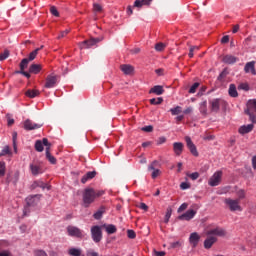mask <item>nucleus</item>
I'll use <instances>...</instances> for the list:
<instances>
[{
  "label": "nucleus",
  "instance_id": "49530a36",
  "mask_svg": "<svg viewBox=\"0 0 256 256\" xmlns=\"http://www.w3.org/2000/svg\"><path fill=\"white\" fill-rule=\"evenodd\" d=\"M69 33H71V30L66 29V30L60 32V35L57 37V39H63V37H67V35H69Z\"/></svg>",
  "mask_w": 256,
  "mask_h": 256
},
{
  "label": "nucleus",
  "instance_id": "0eeeda50",
  "mask_svg": "<svg viewBox=\"0 0 256 256\" xmlns=\"http://www.w3.org/2000/svg\"><path fill=\"white\" fill-rule=\"evenodd\" d=\"M210 110L212 113H219V109H221V106L225 105V100L221 98H216L209 101Z\"/></svg>",
  "mask_w": 256,
  "mask_h": 256
},
{
  "label": "nucleus",
  "instance_id": "f03ea898",
  "mask_svg": "<svg viewBox=\"0 0 256 256\" xmlns=\"http://www.w3.org/2000/svg\"><path fill=\"white\" fill-rule=\"evenodd\" d=\"M39 201H41V194L36 195H30L26 198V207H24L23 216L27 217L29 213H31V210L29 207H35L39 204Z\"/></svg>",
  "mask_w": 256,
  "mask_h": 256
},
{
  "label": "nucleus",
  "instance_id": "4be33fe9",
  "mask_svg": "<svg viewBox=\"0 0 256 256\" xmlns=\"http://www.w3.org/2000/svg\"><path fill=\"white\" fill-rule=\"evenodd\" d=\"M253 127V124L244 125L241 126L238 131L240 135H247V133H251L253 131Z\"/></svg>",
  "mask_w": 256,
  "mask_h": 256
},
{
  "label": "nucleus",
  "instance_id": "37998d69",
  "mask_svg": "<svg viewBox=\"0 0 256 256\" xmlns=\"http://www.w3.org/2000/svg\"><path fill=\"white\" fill-rule=\"evenodd\" d=\"M194 51H199V47L198 46H191L190 47L189 53H188V57H190V59H193Z\"/></svg>",
  "mask_w": 256,
  "mask_h": 256
},
{
  "label": "nucleus",
  "instance_id": "b1692460",
  "mask_svg": "<svg viewBox=\"0 0 256 256\" xmlns=\"http://www.w3.org/2000/svg\"><path fill=\"white\" fill-rule=\"evenodd\" d=\"M97 175L96 171H90L87 172L81 179V183L85 184L87 181H90V179H94V177Z\"/></svg>",
  "mask_w": 256,
  "mask_h": 256
},
{
  "label": "nucleus",
  "instance_id": "2f4dec72",
  "mask_svg": "<svg viewBox=\"0 0 256 256\" xmlns=\"http://www.w3.org/2000/svg\"><path fill=\"white\" fill-rule=\"evenodd\" d=\"M46 158L52 165H55V163H57V159L54 158L53 155H51V151L49 150V148H46Z\"/></svg>",
  "mask_w": 256,
  "mask_h": 256
},
{
  "label": "nucleus",
  "instance_id": "3c124183",
  "mask_svg": "<svg viewBox=\"0 0 256 256\" xmlns=\"http://www.w3.org/2000/svg\"><path fill=\"white\" fill-rule=\"evenodd\" d=\"M5 176V162H0V177Z\"/></svg>",
  "mask_w": 256,
  "mask_h": 256
},
{
  "label": "nucleus",
  "instance_id": "1a4fd4ad",
  "mask_svg": "<svg viewBox=\"0 0 256 256\" xmlns=\"http://www.w3.org/2000/svg\"><path fill=\"white\" fill-rule=\"evenodd\" d=\"M222 177L223 172L217 171L211 176V178L208 181V184L210 185V187H217L218 185H220Z\"/></svg>",
  "mask_w": 256,
  "mask_h": 256
},
{
  "label": "nucleus",
  "instance_id": "aec40b11",
  "mask_svg": "<svg viewBox=\"0 0 256 256\" xmlns=\"http://www.w3.org/2000/svg\"><path fill=\"white\" fill-rule=\"evenodd\" d=\"M183 143L181 142H174L173 143V151L175 153V155H177V157H179L181 155V153H183Z\"/></svg>",
  "mask_w": 256,
  "mask_h": 256
},
{
  "label": "nucleus",
  "instance_id": "a211bd4d",
  "mask_svg": "<svg viewBox=\"0 0 256 256\" xmlns=\"http://www.w3.org/2000/svg\"><path fill=\"white\" fill-rule=\"evenodd\" d=\"M245 73H251V75H256L255 61L247 62L244 66Z\"/></svg>",
  "mask_w": 256,
  "mask_h": 256
},
{
  "label": "nucleus",
  "instance_id": "ddd939ff",
  "mask_svg": "<svg viewBox=\"0 0 256 256\" xmlns=\"http://www.w3.org/2000/svg\"><path fill=\"white\" fill-rule=\"evenodd\" d=\"M41 127H43L42 124H37V123L31 121L30 119H27L24 122V129L26 131H35V129H41Z\"/></svg>",
  "mask_w": 256,
  "mask_h": 256
},
{
  "label": "nucleus",
  "instance_id": "393cba45",
  "mask_svg": "<svg viewBox=\"0 0 256 256\" xmlns=\"http://www.w3.org/2000/svg\"><path fill=\"white\" fill-rule=\"evenodd\" d=\"M149 93H153L154 95H163V93H165V89H163V86L161 85H156L150 89Z\"/></svg>",
  "mask_w": 256,
  "mask_h": 256
},
{
  "label": "nucleus",
  "instance_id": "9b49d317",
  "mask_svg": "<svg viewBox=\"0 0 256 256\" xmlns=\"http://www.w3.org/2000/svg\"><path fill=\"white\" fill-rule=\"evenodd\" d=\"M206 235L208 236H215V237H225V235H227V232L225 231V229L221 228V227H216L214 229H210L207 231Z\"/></svg>",
  "mask_w": 256,
  "mask_h": 256
},
{
  "label": "nucleus",
  "instance_id": "774afa93",
  "mask_svg": "<svg viewBox=\"0 0 256 256\" xmlns=\"http://www.w3.org/2000/svg\"><path fill=\"white\" fill-rule=\"evenodd\" d=\"M0 256H11V252L4 250V251L0 252Z\"/></svg>",
  "mask_w": 256,
  "mask_h": 256
},
{
  "label": "nucleus",
  "instance_id": "680f3d73",
  "mask_svg": "<svg viewBox=\"0 0 256 256\" xmlns=\"http://www.w3.org/2000/svg\"><path fill=\"white\" fill-rule=\"evenodd\" d=\"M190 187H191V185H189V183H187V182H182V183L180 184V188H181L182 190L189 189Z\"/></svg>",
  "mask_w": 256,
  "mask_h": 256
},
{
  "label": "nucleus",
  "instance_id": "e2e57ef3",
  "mask_svg": "<svg viewBox=\"0 0 256 256\" xmlns=\"http://www.w3.org/2000/svg\"><path fill=\"white\" fill-rule=\"evenodd\" d=\"M8 126L11 127L15 123V119L11 118V116L8 114L7 116Z\"/></svg>",
  "mask_w": 256,
  "mask_h": 256
},
{
  "label": "nucleus",
  "instance_id": "7ed1b4c3",
  "mask_svg": "<svg viewBox=\"0 0 256 256\" xmlns=\"http://www.w3.org/2000/svg\"><path fill=\"white\" fill-rule=\"evenodd\" d=\"M244 113L249 116L251 123H256V99L248 100Z\"/></svg>",
  "mask_w": 256,
  "mask_h": 256
},
{
  "label": "nucleus",
  "instance_id": "72a5a7b5",
  "mask_svg": "<svg viewBox=\"0 0 256 256\" xmlns=\"http://www.w3.org/2000/svg\"><path fill=\"white\" fill-rule=\"evenodd\" d=\"M171 215H173V208L168 207L164 217V223H169V220L171 219Z\"/></svg>",
  "mask_w": 256,
  "mask_h": 256
},
{
  "label": "nucleus",
  "instance_id": "c03bdc74",
  "mask_svg": "<svg viewBox=\"0 0 256 256\" xmlns=\"http://www.w3.org/2000/svg\"><path fill=\"white\" fill-rule=\"evenodd\" d=\"M9 55V50H4V52L0 54V61H5V59H8Z\"/></svg>",
  "mask_w": 256,
  "mask_h": 256
},
{
  "label": "nucleus",
  "instance_id": "f704fd0d",
  "mask_svg": "<svg viewBox=\"0 0 256 256\" xmlns=\"http://www.w3.org/2000/svg\"><path fill=\"white\" fill-rule=\"evenodd\" d=\"M200 113L202 115H207V100L200 103Z\"/></svg>",
  "mask_w": 256,
  "mask_h": 256
},
{
  "label": "nucleus",
  "instance_id": "7c9ffc66",
  "mask_svg": "<svg viewBox=\"0 0 256 256\" xmlns=\"http://www.w3.org/2000/svg\"><path fill=\"white\" fill-rule=\"evenodd\" d=\"M153 0H136L134 2V7H142L143 5H151Z\"/></svg>",
  "mask_w": 256,
  "mask_h": 256
},
{
  "label": "nucleus",
  "instance_id": "69168bd1",
  "mask_svg": "<svg viewBox=\"0 0 256 256\" xmlns=\"http://www.w3.org/2000/svg\"><path fill=\"white\" fill-rule=\"evenodd\" d=\"M87 256H99V253L93 251V250H88L86 253Z\"/></svg>",
  "mask_w": 256,
  "mask_h": 256
},
{
  "label": "nucleus",
  "instance_id": "8fccbe9b",
  "mask_svg": "<svg viewBox=\"0 0 256 256\" xmlns=\"http://www.w3.org/2000/svg\"><path fill=\"white\" fill-rule=\"evenodd\" d=\"M34 256H48L45 250H34Z\"/></svg>",
  "mask_w": 256,
  "mask_h": 256
},
{
  "label": "nucleus",
  "instance_id": "6e6552de",
  "mask_svg": "<svg viewBox=\"0 0 256 256\" xmlns=\"http://www.w3.org/2000/svg\"><path fill=\"white\" fill-rule=\"evenodd\" d=\"M66 231L70 237H76L77 239H83L85 235L83 234V230L75 227V226H68Z\"/></svg>",
  "mask_w": 256,
  "mask_h": 256
},
{
  "label": "nucleus",
  "instance_id": "de8ad7c7",
  "mask_svg": "<svg viewBox=\"0 0 256 256\" xmlns=\"http://www.w3.org/2000/svg\"><path fill=\"white\" fill-rule=\"evenodd\" d=\"M159 165V162L157 160L153 161L149 166H148V171H155V167Z\"/></svg>",
  "mask_w": 256,
  "mask_h": 256
},
{
  "label": "nucleus",
  "instance_id": "473e14b6",
  "mask_svg": "<svg viewBox=\"0 0 256 256\" xmlns=\"http://www.w3.org/2000/svg\"><path fill=\"white\" fill-rule=\"evenodd\" d=\"M41 49H43V46H41L40 48H36L34 51H32L29 54L28 61H34L35 57L39 55V51H41Z\"/></svg>",
  "mask_w": 256,
  "mask_h": 256
},
{
  "label": "nucleus",
  "instance_id": "a18cd8bd",
  "mask_svg": "<svg viewBox=\"0 0 256 256\" xmlns=\"http://www.w3.org/2000/svg\"><path fill=\"white\" fill-rule=\"evenodd\" d=\"M237 199L241 202V199H245V190L240 189L237 191Z\"/></svg>",
  "mask_w": 256,
  "mask_h": 256
},
{
  "label": "nucleus",
  "instance_id": "412c9836",
  "mask_svg": "<svg viewBox=\"0 0 256 256\" xmlns=\"http://www.w3.org/2000/svg\"><path fill=\"white\" fill-rule=\"evenodd\" d=\"M37 187H40V189H51L49 185H47L45 182L41 180H37L31 185V189H37Z\"/></svg>",
  "mask_w": 256,
  "mask_h": 256
},
{
  "label": "nucleus",
  "instance_id": "a19ab883",
  "mask_svg": "<svg viewBox=\"0 0 256 256\" xmlns=\"http://www.w3.org/2000/svg\"><path fill=\"white\" fill-rule=\"evenodd\" d=\"M199 82H195L189 89L188 93L193 94L197 93V89H199Z\"/></svg>",
  "mask_w": 256,
  "mask_h": 256
},
{
  "label": "nucleus",
  "instance_id": "6ab92c4d",
  "mask_svg": "<svg viewBox=\"0 0 256 256\" xmlns=\"http://www.w3.org/2000/svg\"><path fill=\"white\" fill-rule=\"evenodd\" d=\"M120 70L124 75H133V71H135V68L132 65L129 64H122L120 66Z\"/></svg>",
  "mask_w": 256,
  "mask_h": 256
},
{
  "label": "nucleus",
  "instance_id": "09e8293b",
  "mask_svg": "<svg viewBox=\"0 0 256 256\" xmlns=\"http://www.w3.org/2000/svg\"><path fill=\"white\" fill-rule=\"evenodd\" d=\"M9 153H11V149L9 148V146H5L0 153V157H3V155H9Z\"/></svg>",
  "mask_w": 256,
  "mask_h": 256
},
{
  "label": "nucleus",
  "instance_id": "4c0bfd02",
  "mask_svg": "<svg viewBox=\"0 0 256 256\" xmlns=\"http://www.w3.org/2000/svg\"><path fill=\"white\" fill-rule=\"evenodd\" d=\"M35 149L38 151V153H42L43 151V142L41 140H37L35 143Z\"/></svg>",
  "mask_w": 256,
  "mask_h": 256
},
{
  "label": "nucleus",
  "instance_id": "2eb2a0df",
  "mask_svg": "<svg viewBox=\"0 0 256 256\" xmlns=\"http://www.w3.org/2000/svg\"><path fill=\"white\" fill-rule=\"evenodd\" d=\"M199 241H201V236L199 235V233L193 232L190 234L189 243L191 247H193V249H195V247L199 245Z\"/></svg>",
  "mask_w": 256,
  "mask_h": 256
},
{
  "label": "nucleus",
  "instance_id": "dca6fc26",
  "mask_svg": "<svg viewBox=\"0 0 256 256\" xmlns=\"http://www.w3.org/2000/svg\"><path fill=\"white\" fill-rule=\"evenodd\" d=\"M57 85V76L48 75L44 87L46 89H53Z\"/></svg>",
  "mask_w": 256,
  "mask_h": 256
},
{
  "label": "nucleus",
  "instance_id": "bb28decb",
  "mask_svg": "<svg viewBox=\"0 0 256 256\" xmlns=\"http://www.w3.org/2000/svg\"><path fill=\"white\" fill-rule=\"evenodd\" d=\"M102 227H104L108 235H113V233H117V227L113 224H104Z\"/></svg>",
  "mask_w": 256,
  "mask_h": 256
},
{
  "label": "nucleus",
  "instance_id": "c85d7f7f",
  "mask_svg": "<svg viewBox=\"0 0 256 256\" xmlns=\"http://www.w3.org/2000/svg\"><path fill=\"white\" fill-rule=\"evenodd\" d=\"M39 94H40L39 90H31V89L27 90L25 93L26 97H29L30 99H35V97H39Z\"/></svg>",
  "mask_w": 256,
  "mask_h": 256
},
{
  "label": "nucleus",
  "instance_id": "c9c22d12",
  "mask_svg": "<svg viewBox=\"0 0 256 256\" xmlns=\"http://www.w3.org/2000/svg\"><path fill=\"white\" fill-rule=\"evenodd\" d=\"M29 65V59L24 58L22 59V61L20 62V70L19 71H25V69H27Z\"/></svg>",
  "mask_w": 256,
  "mask_h": 256
},
{
  "label": "nucleus",
  "instance_id": "c756f323",
  "mask_svg": "<svg viewBox=\"0 0 256 256\" xmlns=\"http://www.w3.org/2000/svg\"><path fill=\"white\" fill-rule=\"evenodd\" d=\"M228 93L230 97H239V93L237 92V87L235 84H230Z\"/></svg>",
  "mask_w": 256,
  "mask_h": 256
},
{
  "label": "nucleus",
  "instance_id": "e433bc0d",
  "mask_svg": "<svg viewBox=\"0 0 256 256\" xmlns=\"http://www.w3.org/2000/svg\"><path fill=\"white\" fill-rule=\"evenodd\" d=\"M103 213H105V208H100L96 213H94L93 217L94 219H101V217H103Z\"/></svg>",
  "mask_w": 256,
  "mask_h": 256
},
{
  "label": "nucleus",
  "instance_id": "0e129e2a",
  "mask_svg": "<svg viewBox=\"0 0 256 256\" xmlns=\"http://www.w3.org/2000/svg\"><path fill=\"white\" fill-rule=\"evenodd\" d=\"M142 130L145 131L146 133H151L153 131V126H145L142 128Z\"/></svg>",
  "mask_w": 256,
  "mask_h": 256
},
{
  "label": "nucleus",
  "instance_id": "a878e982",
  "mask_svg": "<svg viewBox=\"0 0 256 256\" xmlns=\"http://www.w3.org/2000/svg\"><path fill=\"white\" fill-rule=\"evenodd\" d=\"M222 61L227 65H233V63H237V57L233 55H226L223 57Z\"/></svg>",
  "mask_w": 256,
  "mask_h": 256
},
{
  "label": "nucleus",
  "instance_id": "f3484780",
  "mask_svg": "<svg viewBox=\"0 0 256 256\" xmlns=\"http://www.w3.org/2000/svg\"><path fill=\"white\" fill-rule=\"evenodd\" d=\"M217 243V237L208 236L204 241V249H211Z\"/></svg>",
  "mask_w": 256,
  "mask_h": 256
},
{
  "label": "nucleus",
  "instance_id": "9d476101",
  "mask_svg": "<svg viewBox=\"0 0 256 256\" xmlns=\"http://www.w3.org/2000/svg\"><path fill=\"white\" fill-rule=\"evenodd\" d=\"M101 41H102L101 38H91L89 40H85L80 43V49H90V47L97 45V43Z\"/></svg>",
  "mask_w": 256,
  "mask_h": 256
},
{
  "label": "nucleus",
  "instance_id": "bf43d9fd",
  "mask_svg": "<svg viewBox=\"0 0 256 256\" xmlns=\"http://www.w3.org/2000/svg\"><path fill=\"white\" fill-rule=\"evenodd\" d=\"M93 7H94V11H96V13H101V11H103V7H101L100 4L95 3L93 5Z\"/></svg>",
  "mask_w": 256,
  "mask_h": 256
},
{
  "label": "nucleus",
  "instance_id": "cd10ccee",
  "mask_svg": "<svg viewBox=\"0 0 256 256\" xmlns=\"http://www.w3.org/2000/svg\"><path fill=\"white\" fill-rule=\"evenodd\" d=\"M82 253L83 252H82L81 248L71 247L68 249L69 256H80Z\"/></svg>",
  "mask_w": 256,
  "mask_h": 256
},
{
  "label": "nucleus",
  "instance_id": "4468645a",
  "mask_svg": "<svg viewBox=\"0 0 256 256\" xmlns=\"http://www.w3.org/2000/svg\"><path fill=\"white\" fill-rule=\"evenodd\" d=\"M197 215V211L193 209H189L187 212L184 214L178 216L179 221H191Z\"/></svg>",
  "mask_w": 256,
  "mask_h": 256
},
{
  "label": "nucleus",
  "instance_id": "4d7b16f0",
  "mask_svg": "<svg viewBox=\"0 0 256 256\" xmlns=\"http://www.w3.org/2000/svg\"><path fill=\"white\" fill-rule=\"evenodd\" d=\"M189 207V204L183 203L181 206L178 208V213H183L187 208Z\"/></svg>",
  "mask_w": 256,
  "mask_h": 256
},
{
  "label": "nucleus",
  "instance_id": "f257e3e1",
  "mask_svg": "<svg viewBox=\"0 0 256 256\" xmlns=\"http://www.w3.org/2000/svg\"><path fill=\"white\" fill-rule=\"evenodd\" d=\"M105 192L95 190L93 188H86L82 193V201L84 207H89L91 203H94L97 197H101Z\"/></svg>",
  "mask_w": 256,
  "mask_h": 256
},
{
  "label": "nucleus",
  "instance_id": "20e7f679",
  "mask_svg": "<svg viewBox=\"0 0 256 256\" xmlns=\"http://www.w3.org/2000/svg\"><path fill=\"white\" fill-rule=\"evenodd\" d=\"M225 205H227L229 211H243V207H241V202L239 199L226 198L224 200Z\"/></svg>",
  "mask_w": 256,
  "mask_h": 256
},
{
  "label": "nucleus",
  "instance_id": "6e6d98bb",
  "mask_svg": "<svg viewBox=\"0 0 256 256\" xmlns=\"http://www.w3.org/2000/svg\"><path fill=\"white\" fill-rule=\"evenodd\" d=\"M155 49L157 50V51H164L165 50V44H163V43H157L156 45H155Z\"/></svg>",
  "mask_w": 256,
  "mask_h": 256
},
{
  "label": "nucleus",
  "instance_id": "ea45409f",
  "mask_svg": "<svg viewBox=\"0 0 256 256\" xmlns=\"http://www.w3.org/2000/svg\"><path fill=\"white\" fill-rule=\"evenodd\" d=\"M161 103H163V98L161 97L150 99L151 105H161Z\"/></svg>",
  "mask_w": 256,
  "mask_h": 256
},
{
  "label": "nucleus",
  "instance_id": "79ce46f5",
  "mask_svg": "<svg viewBox=\"0 0 256 256\" xmlns=\"http://www.w3.org/2000/svg\"><path fill=\"white\" fill-rule=\"evenodd\" d=\"M12 141L15 153H17V132L12 133Z\"/></svg>",
  "mask_w": 256,
  "mask_h": 256
},
{
  "label": "nucleus",
  "instance_id": "39448f33",
  "mask_svg": "<svg viewBox=\"0 0 256 256\" xmlns=\"http://www.w3.org/2000/svg\"><path fill=\"white\" fill-rule=\"evenodd\" d=\"M29 169L34 177H37V175H42V173H44L43 163L37 160H34L32 163H30Z\"/></svg>",
  "mask_w": 256,
  "mask_h": 256
},
{
  "label": "nucleus",
  "instance_id": "864d4df0",
  "mask_svg": "<svg viewBox=\"0 0 256 256\" xmlns=\"http://www.w3.org/2000/svg\"><path fill=\"white\" fill-rule=\"evenodd\" d=\"M127 236L129 239H135V237H137V234L133 230H127Z\"/></svg>",
  "mask_w": 256,
  "mask_h": 256
},
{
  "label": "nucleus",
  "instance_id": "5701e85b",
  "mask_svg": "<svg viewBox=\"0 0 256 256\" xmlns=\"http://www.w3.org/2000/svg\"><path fill=\"white\" fill-rule=\"evenodd\" d=\"M42 69H43V66L41 64H32L29 67V73H32L33 75H37L41 73Z\"/></svg>",
  "mask_w": 256,
  "mask_h": 256
},
{
  "label": "nucleus",
  "instance_id": "58836bf2",
  "mask_svg": "<svg viewBox=\"0 0 256 256\" xmlns=\"http://www.w3.org/2000/svg\"><path fill=\"white\" fill-rule=\"evenodd\" d=\"M183 111V108L181 106H176L175 108L170 109L171 115H179Z\"/></svg>",
  "mask_w": 256,
  "mask_h": 256
},
{
  "label": "nucleus",
  "instance_id": "338daca9",
  "mask_svg": "<svg viewBox=\"0 0 256 256\" xmlns=\"http://www.w3.org/2000/svg\"><path fill=\"white\" fill-rule=\"evenodd\" d=\"M154 255H155V256H165L166 253H165V251H157V250H154Z\"/></svg>",
  "mask_w": 256,
  "mask_h": 256
},
{
  "label": "nucleus",
  "instance_id": "603ef678",
  "mask_svg": "<svg viewBox=\"0 0 256 256\" xmlns=\"http://www.w3.org/2000/svg\"><path fill=\"white\" fill-rule=\"evenodd\" d=\"M42 145H44V147H46V149H51V143H49V140L47 138H43L42 139Z\"/></svg>",
  "mask_w": 256,
  "mask_h": 256
},
{
  "label": "nucleus",
  "instance_id": "5fc2aeb1",
  "mask_svg": "<svg viewBox=\"0 0 256 256\" xmlns=\"http://www.w3.org/2000/svg\"><path fill=\"white\" fill-rule=\"evenodd\" d=\"M188 177H190V179H192V181H197V179H199V172H194L188 175Z\"/></svg>",
  "mask_w": 256,
  "mask_h": 256
},
{
  "label": "nucleus",
  "instance_id": "f8f14e48",
  "mask_svg": "<svg viewBox=\"0 0 256 256\" xmlns=\"http://www.w3.org/2000/svg\"><path fill=\"white\" fill-rule=\"evenodd\" d=\"M185 141H186V145H187L190 153H192V155H194V157H199V152L197 151V146H195V144L191 140V137L186 136Z\"/></svg>",
  "mask_w": 256,
  "mask_h": 256
},
{
  "label": "nucleus",
  "instance_id": "052dcab7",
  "mask_svg": "<svg viewBox=\"0 0 256 256\" xmlns=\"http://www.w3.org/2000/svg\"><path fill=\"white\" fill-rule=\"evenodd\" d=\"M160 173H161V171L159 169L153 170L152 175H151L152 179H157V177H159Z\"/></svg>",
  "mask_w": 256,
  "mask_h": 256
},
{
  "label": "nucleus",
  "instance_id": "13d9d810",
  "mask_svg": "<svg viewBox=\"0 0 256 256\" xmlns=\"http://www.w3.org/2000/svg\"><path fill=\"white\" fill-rule=\"evenodd\" d=\"M50 13H52L54 17H59V11H57V8L55 6H52L50 8Z\"/></svg>",
  "mask_w": 256,
  "mask_h": 256
},
{
  "label": "nucleus",
  "instance_id": "423d86ee",
  "mask_svg": "<svg viewBox=\"0 0 256 256\" xmlns=\"http://www.w3.org/2000/svg\"><path fill=\"white\" fill-rule=\"evenodd\" d=\"M91 237L94 243H101V239H103V231H101V226L91 227Z\"/></svg>",
  "mask_w": 256,
  "mask_h": 256
}]
</instances>
